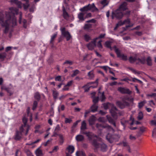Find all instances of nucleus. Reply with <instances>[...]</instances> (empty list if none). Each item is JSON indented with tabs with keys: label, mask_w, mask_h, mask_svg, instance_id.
I'll list each match as a JSON object with an SVG mask.
<instances>
[{
	"label": "nucleus",
	"mask_w": 156,
	"mask_h": 156,
	"mask_svg": "<svg viewBox=\"0 0 156 156\" xmlns=\"http://www.w3.org/2000/svg\"><path fill=\"white\" fill-rule=\"evenodd\" d=\"M129 23H130V20L128 19L125 20L123 22L121 21H120L116 24L115 27L114 28V30H116L117 29V28L119 26H122L124 24H129Z\"/></svg>",
	"instance_id": "obj_13"
},
{
	"label": "nucleus",
	"mask_w": 156,
	"mask_h": 156,
	"mask_svg": "<svg viewBox=\"0 0 156 156\" xmlns=\"http://www.w3.org/2000/svg\"><path fill=\"white\" fill-rule=\"evenodd\" d=\"M107 127L109 131L112 132H114V130L113 129L111 126L108 125L107 126Z\"/></svg>",
	"instance_id": "obj_57"
},
{
	"label": "nucleus",
	"mask_w": 156,
	"mask_h": 156,
	"mask_svg": "<svg viewBox=\"0 0 156 156\" xmlns=\"http://www.w3.org/2000/svg\"><path fill=\"white\" fill-rule=\"evenodd\" d=\"M23 134L22 132H20V131H17L15 137V139L16 140H20Z\"/></svg>",
	"instance_id": "obj_20"
},
{
	"label": "nucleus",
	"mask_w": 156,
	"mask_h": 156,
	"mask_svg": "<svg viewBox=\"0 0 156 156\" xmlns=\"http://www.w3.org/2000/svg\"><path fill=\"white\" fill-rule=\"evenodd\" d=\"M129 139L131 140H134L136 139V137L132 135H130L129 136Z\"/></svg>",
	"instance_id": "obj_64"
},
{
	"label": "nucleus",
	"mask_w": 156,
	"mask_h": 156,
	"mask_svg": "<svg viewBox=\"0 0 156 156\" xmlns=\"http://www.w3.org/2000/svg\"><path fill=\"white\" fill-rule=\"evenodd\" d=\"M128 122L127 120H125L124 119H122L121 123L123 126V129H125L126 124Z\"/></svg>",
	"instance_id": "obj_29"
},
{
	"label": "nucleus",
	"mask_w": 156,
	"mask_h": 156,
	"mask_svg": "<svg viewBox=\"0 0 156 156\" xmlns=\"http://www.w3.org/2000/svg\"><path fill=\"white\" fill-rule=\"evenodd\" d=\"M80 10L82 12L86 13L89 11L92 12L97 11L98 9L95 6L94 4L93 3L91 4H89L82 8H80Z\"/></svg>",
	"instance_id": "obj_4"
},
{
	"label": "nucleus",
	"mask_w": 156,
	"mask_h": 156,
	"mask_svg": "<svg viewBox=\"0 0 156 156\" xmlns=\"http://www.w3.org/2000/svg\"><path fill=\"white\" fill-rule=\"evenodd\" d=\"M18 13V9L14 7L9 8V12H0V24L5 27V34L9 33V37H11V27L16 25V20L15 15Z\"/></svg>",
	"instance_id": "obj_1"
},
{
	"label": "nucleus",
	"mask_w": 156,
	"mask_h": 156,
	"mask_svg": "<svg viewBox=\"0 0 156 156\" xmlns=\"http://www.w3.org/2000/svg\"><path fill=\"white\" fill-rule=\"evenodd\" d=\"M112 42L110 41H107L105 42V45L106 47L110 48L112 50V48L111 46Z\"/></svg>",
	"instance_id": "obj_35"
},
{
	"label": "nucleus",
	"mask_w": 156,
	"mask_h": 156,
	"mask_svg": "<svg viewBox=\"0 0 156 156\" xmlns=\"http://www.w3.org/2000/svg\"><path fill=\"white\" fill-rule=\"evenodd\" d=\"M57 135L58 136V135L57 133V132L54 131L53 132V134L51 136V137H55Z\"/></svg>",
	"instance_id": "obj_62"
},
{
	"label": "nucleus",
	"mask_w": 156,
	"mask_h": 156,
	"mask_svg": "<svg viewBox=\"0 0 156 156\" xmlns=\"http://www.w3.org/2000/svg\"><path fill=\"white\" fill-rule=\"evenodd\" d=\"M101 4L103 5V7H104L108 5V2L107 0H103L101 2Z\"/></svg>",
	"instance_id": "obj_42"
},
{
	"label": "nucleus",
	"mask_w": 156,
	"mask_h": 156,
	"mask_svg": "<svg viewBox=\"0 0 156 156\" xmlns=\"http://www.w3.org/2000/svg\"><path fill=\"white\" fill-rule=\"evenodd\" d=\"M58 136L59 138V143H60V144H62L64 142V138L63 136L61 134H59L58 135Z\"/></svg>",
	"instance_id": "obj_34"
},
{
	"label": "nucleus",
	"mask_w": 156,
	"mask_h": 156,
	"mask_svg": "<svg viewBox=\"0 0 156 156\" xmlns=\"http://www.w3.org/2000/svg\"><path fill=\"white\" fill-rule=\"evenodd\" d=\"M156 95V93H152L151 94H147V96L148 97H153L154 98V97Z\"/></svg>",
	"instance_id": "obj_51"
},
{
	"label": "nucleus",
	"mask_w": 156,
	"mask_h": 156,
	"mask_svg": "<svg viewBox=\"0 0 156 156\" xmlns=\"http://www.w3.org/2000/svg\"><path fill=\"white\" fill-rule=\"evenodd\" d=\"M101 42L102 41L101 40L99 41L97 44V46L100 50H101L103 48V46L101 44Z\"/></svg>",
	"instance_id": "obj_32"
},
{
	"label": "nucleus",
	"mask_w": 156,
	"mask_h": 156,
	"mask_svg": "<svg viewBox=\"0 0 156 156\" xmlns=\"http://www.w3.org/2000/svg\"><path fill=\"white\" fill-rule=\"evenodd\" d=\"M36 154L37 156H42L43 154L41 150L37 149L36 151Z\"/></svg>",
	"instance_id": "obj_33"
},
{
	"label": "nucleus",
	"mask_w": 156,
	"mask_h": 156,
	"mask_svg": "<svg viewBox=\"0 0 156 156\" xmlns=\"http://www.w3.org/2000/svg\"><path fill=\"white\" fill-rule=\"evenodd\" d=\"M74 147L72 145L69 146L66 148V151H68L69 154H71L74 151Z\"/></svg>",
	"instance_id": "obj_19"
},
{
	"label": "nucleus",
	"mask_w": 156,
	"mask_h": 156,
	"mask_svg": "<svg viewBox=\"0 0 156 156\" xmlns=\"http://www.w3.org/2000/svg\"><path fill=\"white\" fill-rule=\"evenodd\" d=\"M87 125L85 121H83L81 123V133L83 134H85L88 137L89 140L93 139V138L95 136L97 139L99 140H100L101 139L97 137L96 136L94 135L91 132H85L84 131V130L87 129Z\"/></svg>",
	"instance_id": "obj_2"
},
{
	"label": "nucleus",
	"mask_w": 156,
	"mask_h": 156,
	"mask_svg": "<svg viewBox=\"0 0 156 156\" xmlns=\"http://www.w3.org/2000/svg\"><path fill=\"white\" fill-rule=\"evenodd\" d=\"M127 3L126 2H124L120 5L118 9L122 12L127 9Z\"/></svg>",
	"instance_id": "obj_17"
},
{
	"label": "nucleus",
	"mask_w": 156,
	"mask_h": 156,
	"mask_svg": "<svg viewBox=\"0 0 156 156\" xmlns=\"http://www.w3.org/2000/svg\"><path fill=\"white\" fill-rule=\"evenodd\" d=\"M89 78L90 80L92 79L94 77V75L93 71L89 72L88 73Z\"/></svg>",
	"instance_id": "obj_26"
},
{
	"label": "nucleus",
	"mask_w": 156,
	"mask_h": 156,
	"mask_svg": "<svg viewBox=\"0 0 156 156\" xmlns=\"http://www.w3.org/2000/svg\"><path fill=\"white\" fill-rule=\"evenodd\" d=\"M34 98L35 99L39 100L40 98V96L38 92H36L35 94Z\"/></svg>",
	"instance_id": "obj_43"
},
{
	"label": "nucleus",
	"mask_w": 156,
	"mask_h": 156,
	"mask_svg": "<svg viewBox=\"0 0 156 156\" xmlns=\"http://www.w3.org/2000/svg\"><path fill=\"white\" fill-rule=\"evenodd\" d=\"M123 15L122 12L117 9L115 12H112V19L115 17L117 19H121Z\"/></svg>",
	"instance_id": "obj_9"
},
{
	"label": "nucleus",
	"mask_w": 156,
	"mask_h": 156,
	"mask_svg": "<svg viewBox=\"0 0 156 156\" xmlns=\"http://www.w3.org/2000/svg\"><path fill=\"white\" fill-rule=\"evenodd\" d=\"M1 89L2 90H5L10 95H11L13 93V90L12 88L7 87L5 86H2Z\"/></svg>",
	"instance_id": "obj_16"
},
{
	"label": "nucleus",
	"mask_w": 156,
	"mask_h": 156,
	"mask_svg": "<svg viewBox=\"0 0 156 156\" xmlns=\"http://www.w3.org/2000/svg\"><path fill=\"white\" fill-rule=\"evenodd\" d=\"M73 80H71L68 82L66 85L68 87H69L72 85V84L73 83Z\"/></svg>",
	"instance_id": "obj_56"
},
{
	"label": "nucleus",
	"mask_w": 156,
	"mask_h": 156,
	"mask_svg": "<svg viewBox=\"0 0 156 156\" xmlns=\"http://www.w3.org/2000/svg\"><path fill=\"white\" fill-rule=\"evenodd\" d=\"M145 103V101H142L138 103V106L139 108H142Z\"/></svg>",
	"instance_id": "obj_45"
},
{
	"label": "nucleus",
	"mask_w": 156,
	"mask_h": 156,
	"mask_svg": "<svg viewBox=\"0 0 156 156\" xmlns=\"http://www.w3.org/2000/svg\"><path fill=\"white\" fill-rule=\"evenodd\" d=\"M69 89V88L68 86H66V85L64 86V87L62 88V90L63 91H67Z\"/></svg>",
	"instance_id": "obj_60"
},
{
	"label": "nucleus",
	"mask_w": 156,
	"mask_h": 156,
	"mask_svg": "<svg viewBox=\"0 0 156 156\" xmlns=\"http://www.w3.org/2000/svg\"><path fill=\"white\" fill-rule=\"evenodd\" d=\"M76 156H85V153L82 151H78L76 153Z\"/></svg>",
	"instance_id": "obj_28"
},
{
	"label": "nucleus",
	"mask_w": 156,
	"mask_h": 156,
	"mask_svg": "<svg viewBox=\"0 0 156 156\" xmlns=\"http://www.w3.org/2000/svg\"><path fill=\"white\" fill-rule=\"evenodd\" d=\"M92 24L90 23L86 24L84 27V29L88 30L92 27Z\"/></svg>",
	"instance_id": "obj_39"
},
{
	"label": "nucleus",
	"mask_w": 156,
	"mask_h": 156,
	"mask_svg": "<svg viewBox=\"0 0 156 156\" xmlns=\"http://www.w3.org/2000/svg\"><path fill=\"white\" fill-rule=\"evenodd\" d=\"M92 144L97 149L100 148L102 151H105L107 149V146L105 144H99L96 140H94L92 142Z\"/></svg>",
	"instance_id": "obj_5"
},
{
	"label": "nucleus",
	"mask_w": 156,
	"mask_h": 156,
	"mask_svg": "<svg viewBox=\"0 0 156 156\" xmlns=\"http://www.w3.org/2000/svg\"><path fill=\"white\" fill-rule=\"evenodd\" d=\"M58 149V146H56L54 147V148L53 149L52 151L55 152L57 151Z\"/></svg>",
	"instance_id": "obj_63"
},
{
	"label": "nucleus",
	"mask_w": 156,
	"mask_h": 156,
	"mask_svg": "<svg viewBox=\"0 0 156 156\" xmlns=\"http://www.w3.org/2000/svg\"><path fill=\"white\" fill-rule=\"evenodd\" d=\"M56 81H61V76H58L55 78Z\"/></svg>",
	"instance_id": "obj_59"
},
{
	"label": "nucleus",
	"mask_w": 156,
	"mask_h": 156,
	"mask_svg": "<svg viewBox=\"0 0 156 156\" xmlns=\"http://www.w3.org/2000/svg\"><path fill=\"white\" fill-rule=\"evenodd\" d=\"M57 35V33H55L53 34L51 37V39L50 41V44H51L52 47H53V41L55 38L56 37Z\"/></svg>",
	"instance_id": "obj_25"
},
{
	"label": "nucleus",
	"mask_w": 156,
	"mask_h": 156,
	"mask_svg": "<svg viewBox=\"0 0 156 156\" xmlns=\"http://www.w3.org/2000/svg\"><path fill=\"white\" fill-rule=\"evenodd\" d=\"M105 36V34H101L98 37H96L94 39L96 41V40L97 39L104 37Z\"/></svg>",
	"instance_id": "obj_55"
},
{
	"label": "nucleus",
	"mask_w": 156,
	"mask_h": 156,
	"mask_svg": "<svg viewBox=\"0 0 156 156\" xmlns=\"http://www.w3.org/2000/svg\"><path fill=\"white\" fill-rule=\"evenodd\" d=\"M94 84V86H89V88H91V87H92L93 88H95L96 87H97L98 86V79H97V80H96V81L94 82H90V83H88V85H89L91 84Z\"/></svg>",
	"instance_id": "obj_23"
},
{
	"label": "nucleus",
	"mask_w": 156,
	"mask_h": 156,
	"mask_svg": "<svg viewBox=\"0 0 156 156\" xmlns=\"http://www.w3.org/2000/svg\"><path fill=\"white\" fill-rule=\"evenodd\" d=\"M98 108V106L96 104H94L90 107L91 111L95 112L97 111Z\"/></svg>",
	"instance_id": "obj_24"
},
{
	"label": "nucleus",
	"mask_w": 156,
	"mask_h": 156,
	"mask_svg": "<svg viewBox=\"0 0 156 156\" xmlns=\"http://www.w3.org/2000/svg\"><path fill=\"white\" fill-rule=\"evenodd\" d=\"M101 101H103L105 99V97L104 95V92H102L101 94Z\"/></svg>",
	"instance_id": "obj_61"
},
{
	"label": "nucleus",
	"mask_w": 156,
	"mask_h": 156,
	"mask_svg": "<svg viewBox=\"0 0 156 156\" xmlns=\"http://www.w3.org/2000/svg\"><path fill=\"white\" fill-rule=\"evenodd\" d=\"M116 104L121 109L124 108L126 106L129 105L128 102L126 101L124 99H123L122 102L119 101H117Z\"/></svg>",
	"instance_id": "obj_11"
},
{
	"label": "nucleus",
	"mask_w": 156,
	"mask_h": 156,
	"mask_svg": "<svg viewBox=\"0 0 156 156\" xmlns=\"http://www.w3.org/2000/svg\"><path fill=\"white\" fill-rule=\"evenodd\" d=\"M96 120V117L94 115L91 116L89 119V122L90 125H92Z\"/></svg>",
	"instance_id": "obj_22"
},
{
	"label": "nucleus",
	"mask_w": 156,
	"mask_h": 156,
	"mask_svg": "<svg viewBox=\"0 0 156 156\" xmlns=\"http://www.w3.org/2000/svg\"><path fill=\"white\" fill-rule=\"evenodd\" d=\"M60 129V127L59 125H57L54 131H56V132H58V131H59Z\"/></svg>",
	"instance_id": "obj_58"
},
{
	"label": "nucleus",
	"mask_w": 156,
	"mask_h": 156,
	"mask_svg": "<svg viewBox=\"0 0 156 156\" xmlns=\"http://www.w3.org/2000/svg\"><path fill=\"white\" fill-rule=\"evenodd\" d=\"M147 64L149 66H151L152 65V60L151 58L149 57L147 59Z\"/></svg>",
	"instance_id": "obj_41"
},
{
	"label": "nucleus",
	"mask_w": 156,
	"mask_h": 156,
	"mask_svg": "<svg viewBox=\"0 0 156 156\" xmlns=\"http://www.w3.org/2000/svg\"><path fill=\"white\" fill-rule=\"evenodd\" d=\"M110 112L112 116L114 119H117V113L118 110L116 107L114 105H112L111 109L110 110Z\"/></svg>",
	"instance_id": "obj_12"
},
{
	"label": "nucleus",
	"mask_w": 156,
	"mask_h": 156,
	"mask_svg": "<svg viewBox=\"0 0 156 156\" xmlns=\"http://www.w3.org/2000/svg\"><path fill=\"white\" fill-rule=\"evenodd\" d=\"M6 57V53L5 52L0 54V59H4Z\"/></svg>",
	"instance_id": "obj_48"
},
{
	"label": "nucleus",
	"mask_w": 156,
	"mask_h": 156,
	"mask_svg": "<svg viewBox=\"0 0 156 156\" xmlns=\"http://www.w3.org/2000/svg\"><path fill=\"white\" fill-rule=\"evenodd\" d=\"M118 90L122 94H129L131 93V92L129 90L126 88L124 87H120L118 89Z\"/></svg>",
	"instance_id": "obj_15"
},
{
	"label": "nucleus",
	"mask_w": 156,
	"mask_h": 156,
	"mask_svg": "<svg viewBox=\"0 0 156 156\" xmlns=\"http://www.w3.org/2000/svg\"><path fill=\"white\" fill-rule=\"evenodd\" d=\"M72 121V120L70 119L66 118L65 119V122L66 123H70Z\"/></svg>",
	"instance_id": "obj_53"
},
{
	"label": "nucleus",
	"mask_w": 156,
	"mask_h": 156,
	"mask_svg": "<svg viewBox=\"0 0 156 156\" xmlns=\"http://www.w3.org/2000/svg\"><path fill=\"white\" fill-rule=\"evenodd\" d=\"M73 62L72 61H69V60H66V61L64 63H63V65L66 64H68L70 65H72L73 64Z\"/></svg>",
	"instance_id": "obj_46"
},
{
	"label": "nucleus",
	"mask_w": 156,
	"mask_h": 156,
	"mask_svg": "<svg viewBox=\"0 0 156 156\" xmlns=\"http://www.w3.org/2000/svg\"><path fill=\"white\" fill-rule=\"evenodd\" d=\"M137 60L142 64H144L145 62L144 58H143L141 59L140 58H137L136 56L134 57L130 56L129 59V62L131 63H134Z\"/></svg>",
	"instance_id": "obj_10"
},
{
	"label": "nucleus",
	"mask_w": 156,
	"mask_h": 156,
	"mask_svg": "<svg viewBox=\"0 0 156 156\" xmlns=\"http://www.w3.org/2000/svg\"><path fill=\"white\" fill-rule=\"evenodd\" d=\"M85 40L86 41H88L90 39V37L88 35H85L84 36Z\"/></svg>",
	"instance_id": "obj_54"
},
{
	"label": "nucleus",
	"mask_w": 156,
	"mask_h": 156,
	"mask_svg": "<svg viewBox=\"0 0 156 156\" xmlns=\"http://www.w3.org/2000/svg\"><path fill=\"white\" fill-rule=\"evenodd\" d=\"M10 2L11 3H14L16 4L18 3L19 4L18 5V7L19 8H21V3L20 2H19L17 0H10Z\"/></svg>",
	"instance_id": "obj_36"
},
{
	"label": "nucleus",
	"mask_w": 156,
	"mask_h": 156,
	"mask_svg": "<svg viewBox=\"0 0 156 156\" xmlns=\"http://www.w3.org/2000/svg\"><path fill=\"white\" fill-rule=\"evenodd\" d=\"M96 41L94 39L93 41L87 45V47L90 50L93 49L96 46L95 44Z\"/></svg>",
	"instance_id": "obj_14"
},
{
	"label": "nucleus",
	"mask_w": 156,
	"mask_h": 156,
	"mask_svg": "<svg viewBox=\"0 0 156 156\" xmlns=\"http://www.w3.org/2000/svg\"><path fill=\"white\" fill-rule=\"evenodd\" d=\"M60 30L62 36L66 37L67 41L69 40L71 38V36L69 33L65 30V27H61Z\"/></svg>",
	"instance_id": "obj_8"
},
{
	"label": "nucleus",
	"mask_w": 156,
	"mask_h": 156,
	"mask_svg": "<svg viewBox=\"0 0 156 156\" xmlns=\"http://www.w3.org/2000/svg\"><path fill=\"white\" fill-rule=\"evenodd\" d=\"M23 27L26 28L27 27V21L26 20L24 19L22 21Z\"/></svg>",
	"instance_id": "obj_47"
},
{
	"label": "nucleus",
	"mask_w": 156,
	"mask_h": 156,
	"mask_svg": "<svg viewBox=\"0 0 156 156\" xmlns=\"http://www.w3.org/2000/svg\"><path fill=\"white\" fill-rule=\"evenodd\" d=\"M107 140L110 143H112V142L113 139L112 136L108 133L106 137Z\"/></svg>",
	"instance_id": "obj_30"
},
{
	"label": "nucleus",
	"mask_w": 156,
	"mask_h": 156,
	"mask_svg": "<svg viewBox=\"0 0 156 156\" xmlns=\"http://www.w3.org/2000/svg\"><path fill=\"white\" fill-rule=\"evenodd\" d=\"M79 122L80 121L77 120L73 124V125L72 127L71 131L72 132H73L74 131V128L76 126L78 122Z\"/></svg>",
	"instance_id": "obj_38"
},
{
	"label": "nucleus",
	"mask_w": 156,
	"mask_h": 156,
	"mask_svg": "<svg viewBox=\"0 0 156 156\" xmlns=\"http://www.w3.org/2000/svg\"><path fill=\"white\" fill-rule=\"evenodd\" d=\"M58 94V93L57 91L54 90L53 91V96L55 99L57 98Z\"/></svg>",
	"instance_id": "obj_44"
},
{
	"label": "nucleus",
	"mask_w": 156,
	"mask_h": 156,
	"mask_svg": "<svg viewBox=\"0 0 156 156\" xmlns=\"http://www.w3.org/2000/svg\"><path fill=\"white\" fill-rule=\"evenodd\" d=\"M99 100V98L98 97L94 98L93 99V102L94 104H96L97 102H98Z\"/></svg>",
	"instance_id": "obj_52"
},
{
	"label": "nucleus",
	"mask_w": 156,
	"mask_h": 156,
	"mask_svg": "<svg viewBox=\"0 0 156 156\" xmlns=\"http://www.w3.org/2000/svg\"><path fill=\"white\" fill-rule=\"evenodd\" d=\"M26 153L27 156H34L32 153L28 150H27Z\"/></svg>",
	"instance_id": "obj_50"
},
{
	"label": "nucleus",
	"mask_w": 156,
	"mask_h": 156,
	"mask_svg": "<svg viewBox=\"0 0 156 156\" xmlns=\"http://www.w3.org/2000/svg\"><path fill=\"white\" fill-rule=\"evenodd\" d=\"M63 16L64 18L66 20L69 22H71L74 20V18L73 16L69 15L66 12L65 8L64 6L62 7Z\"/></svg>",
	"instance_id": "obj_6"
},
{
	"label": "nucleus",
	"mask_w": 156,
	"mask_h": 156,
	"mask_svg": "<svg viewBox=\"0 0 156 156\" xmlns=\"http://www.w3.org/2000/svg\"><path fill=\"white\" fill-rule=\"evenodd\" d=\"M76 139L77 141H81L84 139V137L81 135H78L76 137Z\"/></svg>",
	"instance_id": "obj_21"
},
{
	"label": "nucleus",
	"mask_w": 156,
	"mask_h": 156,
	"mask_svg": "<svg viewBox=\"0 0 156 156\" xmlns=\"http://www.w3.org/2000/svg\"><path fill=\"white\" fill-rule=\"evenodd\" d=\"M73 73L71 75V76L72 77H74L78 74L80 72L79 71L78 69H76L72 71Z\"/></svg>",
	"instance_id": "obj_31"
},
{
	"label": "nucleus",
	"mask_w": 156,
	"mask_h": 156,
	"mask_svg": "<svg viewBox=\"0 0 156 156\" xmlns=\"http://www.w3.org/2000/svg\"><path fill=\"white\" fill-rule=\"evenodd\" d=\"M27 118L25 117H23V125H22L20 128V131L25 135L27 134L29 128V126L27 124Z\"/></svg>",
	"instance_id": "obj_3"
},
{
	"label": "nucleus",
	"mask_w": 156,
	"mask_h": 156,
	"mask_svg": "<svg viewBox=\"0 0 156 156\" xmlns=\"http://www.w3.org/2000/svg\"><path fill=\"white\" fill-rule=\"evenodd\" d=\"M86 13L81 12L78 14V17L79 19L83 21L85 19V15Z\"/></svg>",
	"instance_id": "obj_18"
},
{
	"label": "nucleus",
	"mask_w": 156,
	"mask_h": 156,
	"mask_svg": "<svg viewBox=\"0 0 156 156\" xmlns=\"http://www.w3.org/2000/svg\"><path fill=\"white\" fill-rule=\"evenodd\" d=\"M154 120H151L150 122V124L151 125L156 126V114L154 116Z\"/></svg>",
	"instance_id": "obj_37"
},
{
	"label": "nucleus",
	"mask_w": 156,
	"mask_h": 156,
	"mask_svg": "<svg viewBox=\"0 0 156 156\" xmlns=\"http://www.w3.org/2000/svg\"><path fill=\"white\" fill-rule=\"evenodd\" d=\"M37 101H34L33 103V107L32 108L33 110H34L36 109V107L37 106Z\"/></svg>",
	"instance_id": "obj_49"
},
{
	"label": "nucleus",
	"mask_w": 156,
	"mask_h": 156,
	"mask_svg": "<svg viewBox=\"0 0 156 156\" xmlns=\"http://www.w3.org/2000/svg\"><path fill=\"white\" fill-rule=\"evenodd\" d=\"M107 118L109 122L113 124L115 127L116 126L115 123L114 119L110 117H109L108 116H107Z\"/></svg>",
	"instance_id": "obj_27"
},
{
	"label": "nucleus",
	"mask_w": 156,
	"mask_h": 156,
	"mask_svg": "<svg viewBox=\"0 0 156 156\" xmlns=\"http://www.w3.org/2000/svg\"><path fill=\"white\" fill-rule=\"evenodd\" d=\"M143 115L142 112H140L138 115L137 117L138 119L139 120H141L143 119Z\"/></svg>",
	"instance_id": "obj_40"
},
{
	"label": "nucleus",
	"mask_w": 156,
	"mask_h": 156,
	"mask_svg": "<svg viewBox=\"0 0 156 156\" xmlns=\"http://www.w3.org/2000/svg\"><path fill=\"white\" fill-rule=\"evenodd\" d=\"M114 50L117 54V57L122 60L126 61L127 59V57L126 55L122 53H121L120 50L116 48L115 46L114 47Z\"/></svg>",
	"instance_id": "obj_7"
}]
</instances>
